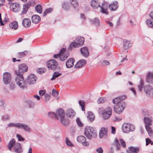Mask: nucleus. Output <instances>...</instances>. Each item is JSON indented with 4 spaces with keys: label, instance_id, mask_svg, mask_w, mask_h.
I'll use <instances>...</instances> for the list:
<instances>
[{
    "label": "nucleus",
    "instance_id": "f257e3e1",
    "mask_svg": "<svg viewBox=\"0 0 153 153\" xmlns=\"http://www.w3.org/2000/svg\"><path fill=\"white\" fill-rule=\"evenodd\" d=\"M19 68V70L15 71V73L17 75L15 79V81L17 85L21 88L24 89L26 88V87L23 74L27 71V67L25 64H22L20 65Z\"/></svg>",
    "mask_w": 153,
    "mask_h": 153
},
{
    "label": "nucleus",
    "instance_id": "f03ea898",
    "mask_svg": "<svg viewBox=\"0 0 153 153\" xmlns=\"http://www.w3.org/2000/svg\"><path fill=\"white\" fill-rule=\"evenodd\" d=\"M137 89L140 92L144 93L148 97L153 98V87L149 85H145L142 80H140L137 85Z\"/></svg>",
    "mask_w": 153,
    "mask_h": 153
},
{
    "label": "nucleus",
    "instance_id": "7ed1b4c3",
    "mask_svg": "<svg viewBox=\"0 0 153 153\" xmlns=\"http://www.w3.org/2000/svg\"><path fill=\"white\" fill-rule=\"evenodd\" d=\"M84 134L89 139L95 138L97 136V132L95 128L93 127L87 126L84 130Z\"/></svg>",
    "mask_w": 153,
    "mask_h": 153
},
{
    "label": "nucleus",
    "instance_id": "20e7f679",
    "mask_svg": "<svg viewBox=\"0 0 153 153\" xmlns=\"http://www.w3.org/2000/svg\"><path fill=\"white\" fill-rule=\"evenodd\" d=\"M119 142L117 138L115 139L114 142L111 148V153H114V148H115L118 151L120 149L121 146L123 148L126 147V143L122 138L119 139Z\"/></svg>",
    "mask_w": 153,
    "mask_h": 153
},
{
    "label": "nucleus",
    "instance_id": "39448f33",
    "mask_svg": "<svg viewBox=\"0 0 153 153\" xmlns=\"http://www.w3.org/2000/svg\"><path fill=\"white\" fill-rule=\"evenodd\" d=\"M99 111L100 113L102 114L105 120L108 119L112 114V109L110 107L107 108L106 109L102 108H99Z\"/></svg>",
    "mask_w": 153,
    "mask_h": 153
},
{
    "label": "nucleus",
    "instance_id": "423d86ee",
    "mask_svg": "<svg viewBox=\"0 0 153 153\" xmlns=\"http://www.w3.org/2000/svg\"><path fill=\"white\" fill-rule=\"evenodd\" d=\"M85 39L83 37L79 36L76 38L74 42L70 44L71 47L78 48L84 44Z\"/></svg>",
    "mask_w": 153,
    "mask_h": 153
},
{
    "label": "nucleus",
    "instance_id": "0eeeda50",
    "mask_svg": "<svg viewBox=\"0 0 153 153\" xmlns=\"http://www.w3.org/2000/svg\"><path fill=\"white\" fill-rule=\"evenodd\" d=\"M134 129V125L128 123H124L122 126L123 132L126 133H128L130 132L133 131Z\"/></svg>",
    "mask_w": 153,
    "mask_h": 153
},
{
    "label": "nucleus",
    "instance_id": "6e6552de",
    "mask_svg": "<svg viewBox=\"0 0 153 153\" xmlns=\"http://www.w3.org/2000/svg\"><path fill=\"white\" fill-rule=\"evenodd\" d=\"M125 107L126 103L123 102L114 106V111L117 114H120L123 112Z\"/></svg>",
    "mask_w": 153,
    "mask_h": 153
},
{
    "label": "nucleus",
    "instance_id": "1a4fd4ad",
    "mask_svg": "<svg viewBox=\"0 0 153 153\" xmlns=\"http://www.w3.org/2000/svg\"><path fill=\"white\" fill-rule=\"evenodd\" d=\"M37 77L36 76L33 74H30L28 75L27 78L26 79V82L29 85L34 84L36 82ZM26 85V84H25Z\"/></svg>",
    "mask_w": 153,
    "mask_h": 153
},
{
    "label": "nucleus",
    "instance_id": "9d476101",
    "mask_svg": "<svg viewBox=\"0 0 153 153\" xmlns=\"http://www.w3.org/2000/svg\"><path fill=\"white\" fill-rule=\"evenodd\" d=\"M59 59L61 61L65 60L69 55L68 52L66 51L65 49L64 48L61 49Z\"/></svg>",
    "mask_w": 153,
    "mask_h": 153
},
{
    "label": "nucleus",
    "instance_id": "9b49d317",
    "mask_svg": "<svg viewBox=\"0 0 153 153\" xmlns=\"http://www.w3.org/2000/svg\"><path fill=\"white\" fill-rule=\"evenodd\" d=\"M11 79V75L10 73L7 72L4 73L3 79V82L5 85H7L10 83Z\"/></svg>",
    "mask_w": 153,
    "mask_h": 153
},
{
    "label": "nucleus",
    "instance_id": "f8f14e48",
    "mask_svg": "<svg viewBox=\"0 0 153 153\" xmlns=\"http://www.w3.org/2000/svg\"><path fill=\"white\" fill-rule=\"evenodd\" d=\"M47 65L48 68L51 70H54L58 66L57 62L54 59L49 60L47 63Z\"/></svg>",
    "mask_w": 153,
    "mask_h": 153
},
{
    "label": "nucleus",
    "instance_id": "ddd939ff",
    "mask_svg": "<svg viewBox=\"0 0 153 153\" xmlns=\"http://www.w3.org/2000/svg\"><path fill=\"white\" fill-rule=\"evenodd\" d=\"M76 139L79 143H82L84 146H88L89 145V142L86 141V137L83 136L81 135L78 136Z\"/></svg>",
    "mask_w": 153,
    "mask_h": 153
},
{
    "label": "nucleus",
    "instance_id": "4468645a",
    "mask_svg": "<svg viewBox=\"0 0 153 153\" xmlns=\"http://www.w3.org/2000/svg\"><path fill=\"white\" fill-rule=\"evenodd\" d=\"M65 112L62 108H59L56 111V118L58 120L65 117Z\"/></svg>",
    "mask_w": 153,
    "mask_h": 153
},
{
    "label": "nucleus",
    "instance_id": "2eb2a0df",
    "mask_svg": "<svg viewBox=\"0 0 153 153\" xmlns=\"http://www.w3.org/2000/svg\"><path fill=\"white\" fill-rule=\"evenodd\" d=\"M20 5L18 3H12L10 5L11 10L14 12H17L20 10Z\"/></svg>",
    "mask_w": 153,
    "mask_h": 153
},
{
    "label": "nucleus",
    "instance_id": "dca6fc26",
    "mask_svg": "<svg viewBox=\"0 0 153 153\" xmlns=\"http://www.w3.org/2000/svg\"><path fill=\"white\" fill-rule=\"evenodd\" d=\"M144 121L145 124V128L150 127L152 124V117L150 116L145 117Z\"/></svg>",
    "mask_w": 153,
    "mask_h": 153
},
{
    "label": "nucleus",
    "instance_id": "f3484780",
    "mask_svg": "<svg viewBox=\"0 0 153 153\" xmlns=\"http://www.w3.org/2000/svg\"><path fill=\"white\" fill-rule=\"evenodd\" d=\"M99 137L100 138L106 137L108 135L107 129L106 128L102 127L100 130L99 132Z\"/></svg>",
    "mask_w": 153,
    "mask_h": 153
},
{
    "label": "nucleus",
    "instance_id": "a211bd4d",
    "mask_svg": "<svg viewBox=\"0 0 153 153\" xmlns=\"http://www.w3.org/2000/svg\"><path fill=\"white\" fill-rule=\"evenodd\" d=\"M109 7L111 11H116L119 7L118 3L117 1H113L109 5Z\"/></svg>",
    "mask_w": 153,
    "mask_h": 153
},
{
    "label": "nucleus",
    "instance_id": "6ab92c4d",
    "mask_svg": "<svg viewBox=\"0 0 153 153\" xmlns=\"http://www.w3.org/2000/svg\"><path fill=\"white\" fill-rule=\"evenodd\" d=\"M13 150L16 153H22V150L21 144L19 143H16L14 147Z\"/></svg>",
    "mask_w": 153,
    "mask_h": 153
},
{
    "label": "nucleus",
    "instance_id": "aec40b11",
    "mask_svg": "<svg viewBox=\"0 0 153 153\" xmlns=\"http://www.w3.org/2000/svg\"><path fill=\"white\" fill-rule=\"evenodd\" d=\"M146 81L150 84H153V72H149L146 76Z\"/></svg>",
    "mask_w": 153,
    "mask_h": 153
},
{
    "label": "nucleus",
    "instance_id": "412c9836",
    "mask_svg": "<svg viewBox=\"0 0 153 153\" xmlns=\"http://www.w3.org/2000/svg\"><path fill=\"white\" fill-rule=\"evenodd\" d=\"M128 153H138L140 151V148L138 147L131 146L128 148Z\"/></svg>",
    "mask_w": 153,
    "mask_h": 153
},
{
    "label": "nucleus",
    "instance_id": "4be33fe9",
    "mask_svg": "<svg viewBox=\"0 0 153 153\" xmlns=\"http://www.w3.org/2000/svg\"><path fill=\"white\" fill-rule=\"evenodd\" d=\"M80 51L82 55L87 57L89 55V53L87 48L86 47L82 48L80 49Z\"/></svg>",
    "mask_w": 153,
    "mask_h": 153
},
{
    "label": "nucleus",
    "instance_id": "5701e85b",
    "mask_svg": "<svg viewBox=\"0 0 153 153\" xmlns=\"http://www.w3.org/2000/svg\"><path fill=\"white\" fill-rule=\"evenodd\" d=\"M86 63V61L84 59H81L75 65V68H79L84 66Z\"/></svg>",
    "mask_w": 153,
    "mask_h": 153
},
{
    "label": "nucleus",
    "instance_id": "b1692460",
    "mask_svg": "<svg viewBox=\"0 0 153 153\" xmlns=\"http://www.w3.org/2000/svg\"><path fill=\"white\" fill-rule=\"evenodd\" d=\"M22 24L26 28L29 27L31 25L30 19L28 18L24 19L23 20Z\"/></svg>",
    "mask_w": 153,
    "mask_h": 153
},
{
    "label": "nucleus",
    "instance_id": "393cba45",
    "mask_svg": "<svg viewBox=\"0 0 153 153\" xmlns=\"http://www.w3.org/2000/svg\"><path fill=\"white\" fill-rule=\"evenodd\" d=\"M32 22L34 23L37 24L40 22L41 18L39 16L34 15L32 17Z\"/></svg>",
    "mask_w": 153,
    "mask_h": 153
},
{
    "label": "nucleus",
    "instance_id": "a878e982",
    "mask_svg": "<svg viewBox=\"0 0 153 153\" xmlns=\"http://www.w3.org/2000/svg\"><path fill=\"white\" fill-rule=\"evenodd\" d=\"M24 129L25 131L29 132L30 130V128L27 125L23 123H19V128Z\"/></svg>",
    "mask_w": 153,
    "mask_h": 153
},
{
    "label": "nucleus",
    "instance_id": "bb28decb",
    "mask_svg": "<svg viewBox=\"0 0 153 153\" xmlns=\"http://www.w3.org/2000/svg\"><path fill=\"white\" fill-rule=\"evenodd\" d=\"M74 60L73 59H69L66 63V65L67 67L68 68H70L72 67L74 65Z\"/></svg>",
    "mask_w": 153,
    "mask_h": 153
},
{
    "label": "nucleus",
    "instance_id": "cd10ccee",
    "mask_svg": "<svg viewBox=\"0 0 153 153\" xmlns=\"http://www.w3.org/2000/svg\"><path fill=\"white\" fill-rule=\"evenodd\" d=\"M75 112L72 109H69L66 111V114L68 117H73L75 115Z\"/></svg>",
    "mask_w": 153,
    "mask_h": 153
},
{
    "label": "nucleus",
    "instance_id": "c85d7f7f",
    "mask_svg": "<svg viewBox=\"0 0 153 153\" xmlns=\"http://www.w3.org/2000/svg\"><path fill=\"white\" fill-rule=\"evenodd\" d=\"M90 21L96 27H99L100 25V20L97 17L90 20Z\"/></svg>",
    "mask_w": 153,
    "mask_h": 153
},
{
    "label": "nucleus",
    "instance_id": "c756f323",
    "mask_svg": "<svg viewBox=\"0 0 153 153\" xmlns=\"http://www.w3.org/2000/svg\"><path fill=\"white\" fill-rule=\"evenodd\" d=\"M15 144H16V143L15 140L13 139H12L8 145L7 147L8 149L10 151H11L12 149V147L13 146H14Z\"/></svg>",
    "mask_w": 153,
    "mask_h": 153
},
{
    "label": "nucleus",
    "instance_id": "7c9ffc66",
    "mask_svg": "<svg viewBox=\"0 0 153 153\" xmlns=\"http://www.w3.org/2000/svg\"><path fill=\"white\" fill-rule=\"evenodd\" d=\"M131 46V44L130 42L127 40H124L123 41V48L126 49L129 48Z\"/></svg>",
    "mask_w": 153,
    "mask_h": 153
},
{
    "label": "nucleus",
    "instance_id": "2f4dec72",
    "mask_svg": "<svg viewBox=\"0 0 153 153\" xmlns=\"http://www.w3.org/2000/svg\"><path fill=\"white\" fill-rule=\"evenodd\" d=\"M10 27L12 29L16 30L18 27V25L16 22L14 21L9 24Z\"/></svg>",
    "mask_w": 153,
    "mask_h": 153
},
{
    "label": "nucleus",
    "instance_id": "473e14b6",
    "mask_svg": "<svg viewBox=\"0 0 153 153\" xmlns=\"http://www.w3.org/2000/svg\"><path fill=\"white\" fill-rule=\"evenodd\" d=\"M91 5L92 7L95 9L100 7L98 1L94 0L91 1Z\"/></svg>",
    "mask_w": 153,
    "mask_h": 153
},
{
    "label": "nucleus",
    "instance_id": "72a5a7b5",
    "mask_svg": "<svg viewBox=\"0 0 153 153\" xmlns=\"http://www.w3.org/2000/svg\"><path fill=\"white\" fill-rule=\"evenodd\" d=\"M87 117L88 120L91 122H93L94 119V117L92 112L91 111L88 112V115Z\"/></svg>",
    "mask_w": 153,
    "mask_h": 153
},
{
    "label": "nucleus",
    "instance_id": "f704fd0d",
    "mask_svg": "<svg viewBox=\"0 0 153 153\" xmlns=\"http://www.w3.org/2000/svg\"><path fill=\"white\" fill-rule=\"evenodd\" d=\"M61 122L65 126H67L69 123L68 120L65 117L60 119Z\"/></svg>",
    "mask_w": 153,
    "mask_h": 153
},
{
    "label": "nucleus",
    "instance_id": "c9c22d12",
    "mask_svg": "<svg viewBox=\"0 0 153 153\" xmlns=\"http://www.w3.org/2000/svg\"><path fill=\"white\" fill-rule=\"evenodd\" d=\"M150 137L151 138H153V131L152 128L150 127L145 128Z\"/></svg>",
    "mask_w": 153,
    "mask_h": 153
},
{
    "label": "nucleus",
    "instance_id": "e433bc0d",
    "mask_svg": "<svg viewBox=\"0 0 153 153\" xmlns=\"http://www.w3.org/2000/svg\"><path fill=\"white\" fill-rule=\"evenodd\" d=\"M28 54V52L27 51H24L23 52H21L18 53L17 55V56L20 58H21L25 56L27 54Z\"/></svg>",
    "mask_w": 153,
    "mask_h": 153
},
{
    "label": "nucleus",
    "instance_id": "4c0bfd02",
    "mask_svg": "<svg viewBox=\"0 0 153 153\" xmlns=\"http://www.w3.org/2000/svg\"><path fill=\"white\" fill-rule=\"evenodd\" d=\"M104 5L105 4L103 3L102 4V6H100V7L101 9L100 10V11L103 13H104L106 14H108V12L106 9L104 8V7H105Z\"/></svg>",
    "mask_w": 153,
    "mask_h": 153
},
{
    "label": "nucleus",
    "instance_id": "58836bf2",
    "mask_svg": "<svg viewBox=\"0 0 153 153\" xmlns=\"http://www.w3.org/2000/svg\"><path fill=\"white\" fill-rule=\"evenodd\" d=\"M19 123H10L7 125V127L8 128L14 127L19 128Z\"/></svg>",
    "mask_w": 153,
    "mask_h": 153
},
{
    "label": "nucleus",
    "instance_id": "ea45409f",
    "mask_svg": "<svg viewBox=\"0 0 153 153\" xmlns=\"http://www.w3.org/2000/svg\"><path fill=\"white\" fill-rule=\"evenodd\" d=\"M35 8L36 9V11L39 13H41L42 12V6L40 4H38L36 5L35 7Z\"/></svg>",
    "mask_w": 153,
    "mask_h": 153
},
{
    "label": "nucleus",
    "instance_id": "a19ab883",
    "mask_svg": "<svg viewBox=\"0 0 153 153\" xmlns=\"http://www.w3.org/2000/svg\"><path fill=\"white\" fill-rule=\"evenodd\" d=\"M61 75V74L59 72H54L52 75V77L51 78V80H54L56 78Z\"/></svg>",
    "mask_w": 153,
    "mask_h": 153
},
{
    "label": "nucleus",
    "instance_id": "79ce46f5",
    "mask_svg": "<svg viewBox=\"0 0 153 153\" xmlns=\"http://www.w3.org/2000/svg\"><path fill=\"white\" fill-rule=\"evenodd\" d=\"M62 7L65 10H68L70 7L69 4L68 2H63L62 4Z\"/></svg>",
    "mask_w": 153,
    "mask_h": 153
},
{
    "label": "nucleus",
    "instance_id": "37998d69",
    "mask_svg": "<svg viewBox=\"0 0 153 153\" xmlns=\"http://www.w3.org/2000/svg\"><path fill=\"white\" fill-rule=\"evenodd\" d=\"M53 10V8H49L46 9L43 13V16H45L48 13H51Z\"/></svg>",
    "mask_w": 153,
    "mask_h": 153
},
{
    "label": "nucleus",
    "instance_id": "c03bdc74",
    "mask_svg": "<svg viewBox=\"0 0 153 153\" xmlns=\"http://www.w3.org/2000/svg\"><path fill=\"white\" fill-rule=\"evenodd\" d=\"M79 104L80 106L81 107L82 110L83 111L85 110L84 106L85 105V102L83 100H80L79 102Z\"/></svg>",
    "mask_w": 153,
    "mask_h": 153
},
{
    "label": "nucleus",
    "instance_id": "a18cd8bd",
    "mask_svg": "<svg viewBox=\"0 0 153 153\" xmlns=\"http://www.w3.org/2000/svg\"><path fill=\"white\" fill-rule=\"evenodd\" d=\"M70 2L74 8H75L77 6L78 4L76 0H70Z\"/></svg>",
    "mask_w": 153,
    "mask_h": 153
},
{
    "label": "nucleus",
    "instance_id": "49530a36",
    "mask_svg": "<svg viewBox=\"0 0 153 153\" xmlns=\"http://www.w3.org/2000/svg\"><path fill=\"white\" fill-rule=\"evenodd\" d=\"M121 101L120 98L119 97H116L113 100V103L117 105V104H119L120 102Z\"/></svg>",
    "mask_w": 153,
    "mask_h": 153
},
{
    "label": "nucleus",
    "instance_id": "de8ad7c7",
    "mask_svg": "<svg viewBox=\"0 0 153 153\" xmlns=\"http://www.w3.org/2000/svg\"><path fill=\"white\" fill-rule=\"evenodd\" d=\"M146 23L149 27L153 28V23L150 19H148L146 21Z\"/></svg>",
    "mask_w": 153,
    "mask_h": 153
},
{
    "label": "nucleus",
    "instance_id": "09e8293b",
    "mask_svg": "<svg viewBox=\"0 0 153 153\" xmlns=\"http://www.w3.org/2000/svg\"><path fill=\"white\" fill-rule=\"evenodd\" d=\"M0 106L3 110L5 109V104L4 100H1L0 101Z\"/></svg>",
    "mask_w": 153,
    "mask_h": 153
},
{
    "label": "nucleus",
    "instance_id": "8fccbe9b",
    "mask_svg": "<svg viewBox=\"0 0 153 153\" xmlns=\"http://www.w3.org/2000/svg\"><path fill=\"white\" fill-rule=\"evenodd\" d=\"M106 100V99L104 97H100L97 100V102L98 104L103 103Z\"/></svg>",
    "mask_w": 153,
    "mask_h": 153
},
{
    "label": "nucleus",
    "instance_id": "3c124183",
    "mask_svg": "<svg viewBox=\"0 0 153 153\" xmlns=\"http://www.w3.org/2000/svg\"><path fill=\"white\" fill-rule=\"evenodd\" d=\"M10 119L9 116L7 114L3 115L1 117V120L3 121L8 120Z\"/></svg>",
    "mask_w": 153,
    "mask_h": 153
},
{
    "label": "nucleus",
    "instance_id": "603ef678",
    "mask_svg": "<svg viewBox=\"0 0 153 153\" xmlns=\"http://www.w3.org/2000/svg\"><path fill=\"white\" fill-rule=\"evenodd\" d=\"M142 114L144 116V117H147L149 116L148 111L146 109H144L142 110Z\"/></svg>",
    "mask_w": 153,
    "mask_h": 153
},
{
    "label": "nucleus",
    "instance_id": "864d4df0",
    "mask_svg": "<svg viewBox=\"0 0 153 153\" xmlns=\"http://www.w3.org/2000/svg\"><path fill=\"white\" fill-rule=\"evenodd\" d=\"M28 8V7L24 5L23 10L22 11L21 14H25L27 13Z\"/></svg>",
    "mask_w": 153,
    "mask_h": 153
},
{
    "label": "nucleus",
    "instance_id": "5fc2aeb1",
    "mask_svg": "<svg viewBox=\"0 0 153 153\" xmlns=\"http://www.w3.org/2000/svg\"><path fill=\"white\" fill-rule=\"evenodd\" d=\"M66 145L69 146H73V144L71 143L69 139L66 138Z\"/></svg>",
    "mask_w": 153,
    "mask_h": 153
},
{
    "label": "nucleus",
    "instance_id": "6e6d98bb",
    "mask_svg": "<svg viewBox=\"0 0 153 153\" xmlns=\"http://www.w3.org/2000/svg\"><path fill=\"white\" fill-rule=\"evenodd\" d=\"M56 113L55 114L53 112H49L48 114V117L50 118H53L54 117L56 118Z\"/></svg>",
    "mask_w": 153,
    "mask_h": 153
},
{
    "label": "nucleus",
    "instance_id": "4d7b16f0",
    "mask_svg": "<svg viewBox=\"0 0 153 153\" xmlns=\"http://www.w3.org/2000/svg\"><path fill=\"white\" fill-rule=\"evenodd\" d=\"M52 95L54 97H57L59 94V92L56 91V90L53 89L52 90Z\"/></svg>",
    "mask_w": 153,
    "mask_h": 153
},
{
    "label": "nucleus",
    "instance_id": "13d9d810",
    "mask_svg": "<svg viewBox=\"0 0 153 153\" xmlns=\"http://www.w3.org/2000/svg\"><path fill=\"white\" fill-rule=\"evenodd\" d=\"M16 137L18 138L19 141H23L25 140V139L22 137V136L20 134H17Z\"/></svg>",
    "mask_w": 153,
    "mask_h": 153
},
{
    "label": "nucleus",
    "instance_id": "bf43d9fd",
    "mask_svg": "<svg viewBox=\"0 0 153 153\" xmlns=\"http://www.w3.org/2000/svg\"><path fill=\"white\" fill-rule=\"evenodd\" d=\"M76 122L78 125L80 127H82L83 126V125L82 123L80 121L79 119L78 118H77L76 119Z\"/></svg>",
    "mask_w": 153,
    "mask_h": 153
},
{
    "label": "nucleus",
    "instance_id": "052dcab7",
    "mask_svg": "<svg viewBox=\"0 0 153 153\" xmlns=\"http://www.w3.org/2000/svg\"><path fill=\"white\" fill-rule=\"evenodd\" d=\"M50 99V97L49 94H46L45 95L44 101L45 102H47Z\"/></svg>",
    "mask_w": 153,
    "mask_h": 153
},
{
    "label": "nucleus",
    "instance_id": "680f3d73",
    "mask_svg": "<svg viewBox=\"0 0 153 153\" xmlns=\"http://www.w3.org/2000/svg\"><path fill=\"white\" fill-rule=\"evenodd\" d=\"M28 104L30 108L33 107L34 105V103L31 101H29Z\"/></svg>",
    "mask_w": 153,
    "mask_h": 153
},
{
    "label": "nucleus",
    "instance_id": "e2e57ef3",
    "mask_svg": "<svg viewBox=\"0 0 153 153\" xmlns=\"http://www.w3.org/2000/svg\"><path fill=\"white\" fill-rule=\"evenodd\" d=\"M96 151L98 153H103V150L101 147H100L96 149Z\"/></svg>",
    "mask_w": 153,
    "mask_h": 153
},
{
    "label": "nucleus",
    "instance_id": "0e129e2a",
    "mask_svg": "<svg viewBox=\"0 0 153 153\" xmlns=\"http://www.w3.org/2000/svg\"><path fill=\"white\" fill-rule=\"evenodd\" d=\"M122 119L120 117H115L114 119V120L115 121L119 122L122 120Z\"/></svg>",
    "mask_w": 153,
    "mask_h": 153
},
{
    "label": "nucleus",
    "instance_id": "69168bd1",
    "mask_svg": "<svg viewBox=\"0 0 153 153\" xmlns=\"http://www.w3.org/2000/svg\"><path fill=\"white\" fill-rule=\"evenodd\" d=\"M151 140L149 138L146 139V145H148L151 142Z\"/></svg>",
    "mask_w": 153,
    "mask_h": 153
},
{
    "label": "nucleus",
    "instance_id": "338daca9",
    "mask_svg": "<svg viewBox=\"0 0 153 153\" xmlns=\"http://www.w3.org/2000/svg\"><path fill=\"white\" fill-rule=\"evenodd\" d=\"M10 86V89L12 90H14L15 88V85L14 84L11 83Z\"/></svg>",
    "mask_w": 153,
    "mask_h": 153
},
{
    "label": "nucleus",
    "instance_id": "774afa93",
    "mask_svg": "<svg viewBox=\"0 0 153 153\" xmlns=\"http://www.w3.org/2000/svg\"><path fill=\"white\" fill-rule=\"evenodd\" d=\"M39 94L41 96H43L45 94V91L43 90H41L39 92Z\"/></svg>",
    "mask_w": 153,
    "mask_h": 153
}]
</instances>
